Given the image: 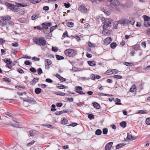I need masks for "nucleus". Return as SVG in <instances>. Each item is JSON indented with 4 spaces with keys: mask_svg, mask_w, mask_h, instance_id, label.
I'll return each instance as SVG.
<instances>
[{
    "mask_svg": "<svg viewBox=\"0 0 150 150\" xmlns=\"http://www.w3.org/2000/svg\"><path fill=\"white\" fill-rule=\"evenodd\" d=\"M113 144L112 142H110L108 143L105 147V150H110Z\"/></svg>",
    "mask_w": 150,
    "mask_h": 150,
    "instance_id": "nucleus-12",
    "label": "nucleus"
},
{
    "mask_svg": "<svg viewBox=\"0 0 150 150\" xmlns=\"http://www.w3.org/2000/svg\"><path fill=\"white\" fill-rule=\"evenodd\" d=\"M103 30L102 32V34L104 35H105L106 34H108L109 33V30L107 29L106 28H103Z\"/></svg>",
    "mask_w": 150,
    "mask_h": 150,
    "instance_id": "nucleus-24",
    "label": "nucleus"
},
{
    "mask_svg": "<svg viewBox=\"0 0 150 150\" xmlns=\"http://www.w3.org/2000/svg\"><path fill=\"white\" fill-rule=\"evenodd\" d=\"M38 73L39 75L41 74L42 72V70L41 68H39L37 70Z\"/></svg>",
    "mask_w": 150,
    "mask_h": 150,
    "instance_id": "nucleus-52",
    "label": "nucleus"
},
{
    "mask_svg": "<svg viewBox=\"0 0 150 150\" xmlns=\"http://www.w3.org/2000/svg\"><path fill=\"white\" fill-rule=\"evenodd\" d=\"M116 101L118 102H116L115 103V104L117 105H120L122 104V103H120L119 102L120 101V100L119 99L116 98Z\"/></svg>",
    "mask_w": 150,
    "mask_h": 150,
    "instance_id": "nucleus-42",
    "label": "nucleus"
},
{
    "mask_svg": "<svg viewBox=\"0 0 150 150\" xmlns=\"http://www.w3.org/2000/svg\"><path fill=\"white\" fill-rule=\"evenodd\" d=\"M63 113V111H56L55 114L57 115H60Z\"/></svg>",
    "mask_w": 150,
    "mask_h": 150,
    "instance_id": "nucleus-55",
    "label": "nucleus"
},
{
    "mask_svg": "<svg viewBox=\"0 0 150 150\" xmlns=\"http://www.w3.org/2000/svg\"><path fill=\"white\" fill-rule=\"evenodd\" d=\"M111 38L110 37H108L105 39L104 41V44L108 45L111 42Z\"/></svg>",
    "mask_w": 150,
    "mask_h": 150,
    "instance_id": "nucleus-13",
    "label": "nucleus"
},
{
    "mask_svg": "<svg viewBox=\"0 0 150 150\" xmlns=\"http://www.w3.org/2000/svg\"><path fill=\"white\" fill-rule=\"evenodd\" d=\"M17 71L20 74H23L24 73V71L23 70L20 68L18 69Z\"/></svg>",
    "mask_w": 150,
    "mask_h": 150,
    "instance_id": "nucleus-56",
    "label": "nucleus"
},
{
    "mask_svg": "<svg viewBox=\"0 0 150 150\" xmlns=\"http://www.w3.org/2000/svg\"><path fill=\"white\" fill-rule=\"evenodd\" d=\"M54 93L55 94L57 95L60 96H65V93L59 91L58 92H54Z\"/></svg>",
    "mask_w": 150,
    "mask_h": 150,
    "instance_id": "nucleus-17",
    "label": "nucleus"
},
{
    "mask_svg": "<svg viewBox=\"0 0 150 150\" xmlns=\"http://www.w3.org/2000/svg\"><path fill=\"white\" fill-rule=\"evenodd\" d=\"M120 125L121 127L125 128L126 126V122L125 121H122L120 123Z\"/></svg>",
    "mask_w": 150,
    "mask_h": 150,
    "instance_id": "nucleus-30",
    "label": "nucleus"
},
{
    "mask_svg": "<svg viewBox=\"0 0 150 150\" xmlns=\"http://www.w3.org/2000/svg\"><path fill=\"white\" fill-rule=\"evenodd\" d=\"M56 105L57 107H60L62 106L63 104L62 103H58L56 104Z\"/></svg>",
    "mask_w": 150,
    "mask_h": 150,
    "instance_id": "nucleus-58",
    "label": "nucleus"
},
{
    "mask_svg": "<svg viewBox=\"0 0 150 150\" xmlns=\"http://www.w3.org/2000/svg\"><path fill=\"white\" fill-rule=\"evenodd\" d=\"M75 90H76V92L78 93L77 91H81L82 90L83 88H82L80 86H76L75 87Z\"/></svg>",
    "mask_w": 150,
    "mask_h": 150,
    "instance_id": "nucleus-21",
    "label": "nucleus"
},
{
    "mask_svg": "<svg viewBox=\"0 0 150 150\" xmlns=\"http://www.w3.org/2000/svg\"><path fill=\"white\" fill-rule=\"evenodd\" d=\"M67 122V120L66 119H64L62 120L61 121V124L63 125H65Z\"/></svg>",
    "mask_w": 150,
    "mask_h": 150,
    "instance_id": "nucleus-44",
    "label": "nucleus"
},
{
    "mask_svg": "<svg viewBox=\"0 0 150 150\" xmlns=\"http://www.w3.org/2000/svg\"><path fill=\"white\" fill-rule=\"evenodd\" d=\"M116 46V44L115 42L112 43L110 44V47L112 49H114L115 48Z\"/></svg>",
    "mask_w": 150,
    "mask_h": 150,
    "instance_id": "nucleus-40",
    "label": "nucleus"
},
{
    "mask_svg": "<svg viewBox=\"0 0 150 150\" xmlns=\"http://www.w3.org/2000/svg\"><path fill=\"white\" fill-rule=\"evenodd\" d=\"M39 15L37 14H33L31 17V19L32 20H35L37 19L39 17Z\"/></svg>",
    "mask_w": 150,
    "mask_h": 150,
    "instance_id": "nucleus-19",
    "label": "nucleus"
},
{
    "mask_svg": "<svg viewBox=\"0 0 150 150\" xmlns=\"http://www.w3.org/2000/svg\"><path fill=\"white\" fill-rule=\"evenodd\" d=\"M102 134V131L100 129H98L96 131L95 134L97 135H100Z\"/></svg>",
    "mask_w": 150,
    "mask_h": 150,
    "instance_id": "nucleus-29",
    "label": "nucleus"
},
{
    "mask_svg": "<svg viewBox=\"0 0 150 150\" xmlns=\"http://www.w3.org/2000/svg\"><path fill=\"white\" fill-rule=\"evenodd\" d=\"M30 71L33 73H35L36 71L35 69L33 67L31 68L30 69Z\"/></svg>",
    "mask_w": 150,
    "mask_h": 150,
    "instance_id": "nucleus-54",
    "label": "nucleus"
},
{
    "mask_svg": "<svg viewBox=\"0 0 150 150\" xmlns=\"http://www.w3.org/2000/svg\"><path fill=\"white\" fill-rule=\"evenodd\" d=\"M56 29V26H54L51 27L50 28V32H52L53 31Z\"/></svg>",
    "mask_w": 150,
    "mask_h": 150,
    "instance_id": "nucleus-53",
    "label": "nucleus"
},
{
    "mask_svg": "<svg viewBox=\"0 0 150 150\" xmlns=\"http://www.w3.org/2000/svg\"><path fill=\"white\" fill-rule=\"evenodd\" d=\"M34 42L37 45L39 46H45L46 44V41L43 37L35 38L34 39Z\"/></svg>",
    "mask_w": 150,
    "mask_h": 150,
    "instance_id": "nucleus-2",
    "label": "nucleus"
},
{
    "mask_svg": "<svg viewBox=\"0 0 150 150\" xmlns=\"http://www.w3.org/2000/svg\"><path fill=\"white\" fill-rule=\"evenodd\" d=\"M88 64L91 66H94L96 65V62L94 61H89L88 62Z\"/></svg>",
    "mask_w": 150,
    "mask_h": 150,
    "instance_id": "nucleus-23",
    "label": "nucleus"
},
{
    "mask_svg": "<svg viewBox=\"0 0 150 150\" xmlns=\"http://www.w3.org/2000/svg\"><path fill=\"white\" fill-rule=\"evenodd\" d=\"M128 25L129 24L132 25H133L134 24L135 21L134 19L132 18H130L129 20H128Z\"/></svg>",
    "mask_w": 150,
    "mask_h": 150,
    "instance_id": "nucleus-16",
    "label": "nucleus"
},
{
    "mask_svg": "<svg viewBox=\"0 0 150 150\" xmlns=\"http://www.w3.org/2000/svg\"><path fill=\"white\" fill-rule=\"evenodd\" d=\"M39 78L37 77L34 78L32 81L30 82L31 85H33L35 84L39 80Z\"/></svg>",
    "mask_w": 150,
    "mask_h": 150,
    "instance_id": "nucleus-14",
    "label": "nucleus"
},
{
    "mask_svg": "<svg viewBox=\"0 0 150 150\" xmlns=\"http://www.w3.org/2000/svg\"><path fill=\"white\" fill-rule=\"evenodd\" d=\"M125 144H124V143H121V144H118L116 146V149H118L119 148L121 147H122L124 145H125Z\"/></svg>",
    "mask_w": 150,
    "mask_h": 150,
    "instance_id": "nucleus-27",
    "label": "nucleus"
},
{
    "mask_svg": "<svg viewBox=\"0 0 150 150\" xmlns=\"http://www.w3.org/2000/svg\"><path fill=\"white\" fill-rule=\"evenodd\" d=\"M34 142H35L34 141H32L28 143L27 144V146H31V145H32V144H33L34 143Z\"/></svg>",
    "mask_w": 150,
    "mask_h": 150,
    "instance_id": "nucleus-60",
    "label": "nucleus"
},
{
    "mask_svg": "<svg viewBox=\"0 0 150 150\" xmlns=\"http://www.w3.org/2000/svg\"><path fill=\"white\" fill-rule=\"evenodd\" d=\"M123 64L127 66H131L134 65V63L133 62L129 63L127 62H124Z\"/></svg>",
    "mask_w": 150,
    "mask_h": 150,
    "instance_id": "nucleus-20",
    "label": "nucleus"
},
{
    "mask_svg": "<svg viewBox=\"0 0 150 150\" xmlns=\"http://www.w3.org/2000/svg\"><path fill=\"white\" fill-rule=\"evenodd\" d=\"M4 62L6 63L9 64H11L12 63V62L10 61V59H6L4 60Z\"/></svg>",
    "mask_w": 150,
    "mask_h": 150,
    "instance_id": "nucleus-49",
    "label": "nucleus"
},
{
    "mask_svg": "<svg viewBox=\"0 0 150 150\" xmlns=\"http://www.w3.org/2000/svg\"><path fill=\"white\" fill-rule=\"evenodd\" d=\"M146 33L147 35H150V28H148L147 29Z\"/></svg>",
    "mask_w": 150,
    "mask_h": 150,
    "instance_id": "nucleus-64",
    "label": "nucleus"
},
{
    "mask_svg": "<svg viewBox=\"0 0 150 150\" xmlns=\"http://www.w3.org/2000/svg\"><path fill=\"white\" fill-rule=\"evenodd\" d=\"M108 129L107 128H105L103 129V134H107Z\"/></svg>",
    "mask_w": 150,
    "mask_h": 150,
    "instance_id": "nucleus-41",
    "label": "nucleus"
},
{
    "mask_svg": "<svg viewBox=\"0 0 150 150\" xmlns=\"http://www.w3.org/2000/svg\"><path fill=\"white\" fill-rule=\"evenodd\" d=\"M112 69H109L105 73V74H106L110 75L111 74H112Z\"/></svg>",
    "mask_w": 150,
    "mask_h": 150,
    "instance_id": "nucleus-45",
    "label": "nucleus"
},
{
    "mask_svg": "<svg viewBox=\"0 0 150 150\" xmlns=\"http://www.w3.org/2000/svg\"><path fill=\"white\" fill-rule=\"evenodd\" d=\"M118 23L124 26L128 25V20L126 19H122L118 21Z\"/></svg>",
    "mask_w": 150,
    "mask_h": 150,
    "instance_id": "nucleus-6",
    "label": "nucleus"
},
{
    "mask_svg": "<svg viewBox=\"0 0 150 150\" xmlns=\"http://www.w3.org/2000/svg\"><path fill=\"white\" fill-rule=\"evenodd\" d=\"M34 28L35 29H37L38 30H43V28L42 27H41L40 26H35L34 27Z\"/></svg>",
    "mask_w": 150,
    "mask_h": 150,
    "instance_id": "nucleus-46",
    "label": "nucleus"
},
{
    "mask_svg": "<svg viewBox=\"0 0 150 150\" xmlns=\"http://www.w3.org/2000/svg\"><path fill=\"white\" fill-rule=\"evenodd\" d=\"M138 113L141 114H146L147 113L146 110H140L139 111Z\"/></svg>",
    "mask_w": 150,
    "mask_h": 150,
    "instance_id": "nucleus-38",
    "label": "nucleus"
},
{
    "mask_svg": "<svg viewBox=\"0 0 150 150\" xmlns=\"http://www.w3.org/2000/svg\"><path fill=\"white\" fill-rule=\"evenodd\" d=\"M46 127H47L53 129L54 128L53 126L51 125H50L48 124H46Z\"/></svg>",
    "mask_w": 150,
    "mask_h": 150,
    "instance_id": "nucleus-51",
    "label": "nucleus"
},
{
    "mask_svg": "<svg viewBox=\"0 0 150 150\" xmlns=\"http://www.w3.org/2000/svg\"><path fill=\"white\" fill-rule=\"evenodd\" d=\"M56 57L57 59L58 60H62L64 59L63 57L58 55H56Z\"/></svg>",
    "mask_w": 150,
    "mask_h": 150,
    "instance_id": "nucleus-32",
    "label": "nucleus"
},
{
    "mask_svg": "<svg viewBox=\"0 0 150 150\" xmlns=\"http://www.w3.org/2000/svg\"><path fill=\"white\" fill-rule=\"evenodd\" d=\"M136 88V87L135 85H134L131 88L129 89V91L130 92H133L135 89Z\"/></svg>",
    "mask_w": 150,
    "mask_h": 150,
    "instance_id": "nucleus-47",
    "label": "nucleus"
},
{
    "mask_svg": "<svg viewBox=\"0 0 150 150\" xmlns=\"http://www.w3.org/2000/svg\"><path fill=\"white\" fill-rule=\"evenodd\" d=\"M23 101L24 102H28L29 103L35 104L36 103V101L33 98L29 97L25 98L23 99Z\"/></svg>",
    "mask_w": 150,
    "mask_h": 150,
    "instance_id": "nucleus-5",
    "label": "nucleus"
},
{
    "mask_svg": "<svg viewBox=\"0 0 150 150\" xmlns=\"http://www.w3.org/2000/svg\"><path fill=\"white\" fill-rule=\"evenodd\" d=\"M5 42V40L3 39H0V44L1 45L3 44Z\"/></svg>",
    "mask_w": 150,
    "mask_h": 150,
    "instance_id": "nucleus-63",
    "label": "nucleus"
},
{
    "mask_svg": "<svg viewBox=\"0 0 150 150\" xmlns=\"http://www.w3.org/2000/svg\"><path fill=\"white\" fill-rule=\"evenodd\" d=\"M136 139V137L135 136H132L131 134L127 133V136L126 139L127 140H128L130 141H131L135 139Z\"/></svg>",
    "mask_w": 150,
    "mask_h": 150,
    "instance_id": "nucleus-9",
    "label": "nucleus"
},
{
    "mask_svg": "<svg viewBox=\"0 0 150 150\" xmlns=\"http://www.w3.org/2000/svg\"><path fill=\"white\" fill-rule=\"evenodd\" d=\"M16 5H15L11 4H8V6L11 10L15 12H17L19 10L18 7H23L27 6V5H23L19 3H16Z\"/></svg>",
    "mask_w": 150,
    "mask_h": 150,
    "instance_id": "nucleus-1",
    "label": "nucleus"
},
{
    "mask_svg": "<svg viewBox=\"0 0 150 150\" xmlns=\"http://www.w3.org/2000/svg\"><path fill=\"white\" fill-rule=\"evenodd\" d=\"M19 21L22 23H24L27 22V20L23 18H22L20 19Z\"/></svg>",
    "mask_w": 150,
    "mask_h": 150,
    "instance_id": "nucleus-31",
    "label": "nucleus"
},
{
    "mask_svg": "<svg viewBox=\"0 0 150 150\" xmlns=\"http://www.w3.org/2000/svg\"><path fill=\"white\" fill-rule=\"evenodd\" d=\"M41 91L42 90L41 88H37L35 89V92L36 94H38L41 92Z\"/></svg>",
    "mask_w": 150,
    "mask_h": 150,
    "instance_id": "nucleus-22",
    "label": "nucleus"
},
{
    "mask_svg": "<svg viewBox=\"0 0 150 150\" xmlns=\"http://www.w3.org/2000/svg\"><path fill=\"white\" fill-rule=\"evenodd\" d=\"M52 63L51 61L49 59H46L45 61V68L47 69H50L49 65Z\"/></svg>",
    "mask_w": 150,
    "mask_h": 150,
    "instance_id": "nucleus-7",
    "label": "nucleus"
},
{
    "mask_svg": "<svg viewBox=\"0 0 150 150\" xmlns=\"http://www.w3.org/2000/svg\"><path fill=\"white\" fill-rule=\"evenodd\" d=\"M3 80L6 82H7L8 83L10 82L11 80L10 79H9V78L6 77L3 78Z\"/></svg>",
    "mask_w": 150,
    "mask_h": 150,
    "instance_id": "nucleus-43",
    "label": "nucleus"
},
{
    "mask_svg": "<svg viewBox=\"0 0 150 150\" xmlns=\"http://www.w3.org/2000/svg\"><path fill=\"white\" fill-rule=\"evenodd\" d=\"M146 122L147 125H150V117H149L146 119Z\"/></svg>",
    "mask_w": 150,
    "mask_h": 150,
    "instance_id": "nucleus-50",
    "label": "nucleus"
},
{
    "mask_svg": "<svg viewBox=\"0 0 150 150\" xmlns=\"http://www.w3.org/2000/svg\"><path fill=\"white\" fill-rule=\"evenodd\" d=\"M65 35L67 37H69V36L68 35V33L67 31H65V32L63 33L62 36L65 37Z\"/></svg>",
    "mask_w": 150,
    "mask_h": 150,
    "instance_id": "nucleus-57",
    "label": "nucleus"
},
{
    "mask_svg": "<svg viewBox=\"0 0 150 150\" xmlns=\"http://www.w3.org/2000/svg\"><path fill=\"white\" fill-rule=\"evenodd\" d=\"M45 81L49 83H52L53 82V81L52 79L49 78L45 80Z\"/></svg>",
    "mask_w": 150,
    "mask_h": 150,
    "instance_id": "nucleus-59",
    "label": "nucleus"
},
{
    "mask_svg": "<svg viewBox=\"0 0 150 150\" xmlns=\"http://www.w3.org/2000/svg\"><path fill=\"white\" fill-rule=\"evenodd\" d=\"M139 45L137 44L132 46V47L133 49L136 50H138L139 49Z\"/></svg>",
    "mask_w": 150,
    "mask_h": 150,
    "instance_id": "nucleus-28",
    "label": "nucleus"
},
{
    "mask_svg": "<svg viewBox=\"0 0 150 150\" xmlns=\"http://www.w3.org/2000/svg\"><path fill=\"white\" fill-rule=\"evenodd\" d=\"M88 118L91 120L94 119V115L92 114H89L88 115Z\"/></svg>",
    "mask_w": 150,
    "mask_h": 150,
    "instance_id": "nucleus-37",
    "label": "nucleus"
},
{
    "mask_svg": "<svg viewBox=\"0 0 150 150\" xmlns=\"http://www.w3.org/2000/svg\"><path fill=\"white\" fill-rule=\"evenodd\" d=\"M24 63L26 65H30L31 64H32L31 62H30L28 61H25L24 62Z\"/></svg>",
    "mask_w": 150,
    "mask_h": 150,
    "instance_id": "nucleus-61",
    "label": "nucleus"
},
{
    "mask_svg": "<svg viewBox=\"0 0 150 150\" xmlns=\"http://www.w3.org/2000/svg\"><path fill=\"white\" fill-rule=\"evenodd\" d=\"M79 10L81 12L86 13L87 11V9L85 8L84 5H82L79 8Z\"/></svg>",
    "mask_w": 150,
    "mask_h": 150,
    "instance_id": "nucleus-8",
    "label": "nucleus"
},
{
    "mask_svg": "<svg viewBox=\"0 0 150 150\" xmlns=\"http://www.w3.org/2000/svg\"><path fill=\"white\" fill-rule=\"evenodd\" d=\"M143 17L145 21H149L150 20V17L146 15H144Z\"/></svg>",
    "mask_w": 150,
    "mask_h": 150,
    "instance_id": "nucleus-25",
    "label": "nucleus"
},
{
    "mask_svg": "<svg viewBox=\"0 0 150 150\" xmlns=\"http://www.w3.org/2000/svg\"><path fill=\"white\" fill-rule=\"evenodd\" d=\"M51 23L44 22L42 24V25L43 28V29L46 27H50L52 25Z\"/></svg>",
    "mask_w": 150,
    "mask_h": 150,
    "instance_id": "nucleus-11",
    "label": "nucleus"
},
{
    "mask_svg": "<svg viewBox=\"0 0 150 150\" xmlns=\"http://www.w3.org/2000/svg\"><path fill=\"white\" fill-rule=\"evenodd\" d=\"M66 25L69 27H73L74 23L72 22H68L66 23Z\"/></svg>",
    "mask_w": 150,
    "mask_h": 150,
    "instance_id": "nucleus-26",
    "label": "nucleus"
},
{
    "mask_svg": "<svg viewBox=\"0 0 150 150\" xmlns=\"http://www.w3.org/2000/svg\"><path fill=\"white\" fill-rule=\"evenodd\" d=\"M4 20L6 21H9L11 19V17L10 16H7L3 18Z\"/></svg>",
    "mask_w": 150,
    "mask_h": 150,
    "instance_id": "nucleus-34",
    "label": "nucleus"
},
{
    "mask_svg": "<svg viewBox=\"0 0 150 150\" xmlns=\"http://www.w3.org/2000/svg\"><path fill=\"white\" fill-rule=\"evenodd\" d=\"M112 20L110 18H107L105 20L103 23V28H107L110 26L112 23Z\"/></svg>",
    "mask_w": 150,
    "mask_h": 150,
    "instance_id": "nucleus-4",
    "label": "nucleus"
},
{
    "mask_svg": "<svg viewBox=\"0 0 150 150\" xmlns=\"http://www.w3.org/2000/svg\"><path fill=\"white\" fill-rule=\"evenodd\" d=\"M0 21L1 24L3 25H4L7 24L6 21V20H4L3 18Z\"/></svg>",
    "mask_w": 150,
    "mask_h": 150,
    "instance_id": "nucleus-39",
    "label": "nucleus"
},
{
    "mask_svg": "<svg viewBox=\"0 0 150 150\" xmlns=\"http://www.w3.org/2000/svg\"><path fill=\"white\" fill-rule=\"evenodd\" d=\"M110 2L111 4L115 6H118L120 4V3L117 0H107Z\"/></svg>",
    "mask_w": 150,
    "mask_h": 150,
    "instance_id": "nucleus-10",
    "label": "nucleus"
},
{
    "mask_svg": "<svg viewBox=\"0 0 150 150\" xmlns=\"http://www.w3.org/2000/svg\"><path fill=\"white\" fill-rule=\"evenodd\" d=\"M144 25L146 27H149L150 26V22L147 21H144Z\"/></svg>",
    "mask_w": 150,
    "mask_h": 150,
    "instance_id": "nucleus-36",
    "label": "nucleus"
},
{
    "mask_svg": "<svg viewBox=\"0 0 150 150\" xmlns=\"http://www.w3.org/2000/svg\"><path fill=\"white\" fill-rule=\"evenodd\" d=\"M112 74H117L118 73V71L117 70L115 69H112Z\"/></svg>",
    "mask_w": 150,
    "mask_h": 150,
    "instance_id": "nucleus-62",
    "label": "nucleus"
},
{
    "mask_svg": "<svg viewBox=\"0 0 150 150\" xmlns=\"http://www.w3.org/2000/svg\"><path fill=\"white\" fill-rule=\"evenodd\" d=\"M56 76L60 80V81L62 82L64 81H66V79H65L62 77L59 74H56Z\"/></svg>",
    "mask_w": 150,
    "mask_h": 150,
    "instance_id": "nucleus-15",
    "label": "nucleus"
},
{
    "mask_svg": "<svg viewBox=\"0 0 150 150\" xmlns=\"http://www.w3.org/2000/svg\"><path fill=\"white\" fill-rule=\"evenodd\" d=\"M41 0H30V2L33 4H35L39 2Z\"/></svg>",
    "mask_w": 150,
    "mask_h": 150,
    "instance_id": "nucleus-35",
    "label": "nucleus"
},
{
    "mask_svg": "<svg viewBox=\"0 0 150 150\" xmlns=\"http://www.w3.org/2000/svg\"><path fill=\"white\" fill-rule=\"evenodd\" d=\"M93 105L94 107L96 109H99L100 108V105L96 102H94L93 103Z\"/></svg>",
    "mask_w": 150,
    "mask_h": 150,
    "instance_id": "nucleus-18",
    "label": "nucleus"
},
{
    "mask_svg": "<svg viewBox=\"0 0 150 150\" xmlns=\"http://www.w3.org/2000/svg\"><path fill=\"white\" fill-rule=\"evenodd\" d=\"M80 79L82 81H85L86 80H88L90 79L89 78H87L85 77H81L80 78Z\"/></svg>",
    "mask_w": 150,
    "mask_h": 150,
    "instance_id": "nucleus-33",
    "label": "nucleus"
},
{
    "mask_svg": "<svg viewBox=\"0 0 150 150\" xmlns=\"http://www.w3.org/2000/svg\"><path fill=\"white\" fill-rule=\"evenodd\" d=\"M65 54L69 57H73L75 54V52L74 50L72 49H68L65 50Z\"/></svg>",
    "mask_w": 150,
    "mask_h": 150,
    "instance_id": "nucleus-3",
    "label": "nucleus"
},
{
    "mask_svg": "<svg viewBox=\"0 0 150 150\" xmlns=\"http://www.w3.org/2000/svg\"><path fill=\"white\" fill-rule=\"evenodd\" d=\"M113 77L118 79H121L122 78V76L120 75H115L113 76Z\"/></svg>",
    "mask_w": 150,
    "mask_h": 150,
    "instance_id": "nucleus-48",
    "label": "nucleus"
}]
</instances>
